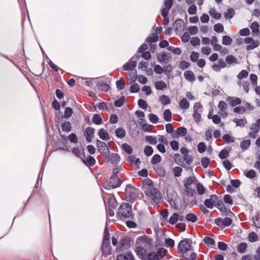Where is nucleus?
<instances>
[{
	"label": "nucleus",
	"mask_w": 260,
	"mask_h": 260,
	"mask_svg": "<svg viewBox=\"0 0 260 260\" xmlns=\"http://www.w3.org/2000/svg\"><path fill=\"white\" fill-rule=\"evenodd\" d=\"M116 217L120 220L134 219L132 206L128 203L123 202L118 208Z\"/></svg>",
	"instance_id": "f257e3e1"
},
{
	"label": "nucleus",
	"mask_w": 260,
	"mask_h": 260,
	"mask_svg": "<svg viewBox=\"0 0 260 260\" xmlns=\"http://www.w3.org/2000/svg\"><path fill=\"white\" fill-rule=\"evenodd\" d=\"M125 191L127 201L131 203H134L137 199H141L143 197L142 192L130 184L126 186Z\"/></svg>",
	"instance_id": "f03ea898"
},
{
	"label": "nucleus",
	"mask_w": 260,
	"mask_h": 260,
	"mask_svg": "<svg viewBox=\"0 0 260 260\" xmlns=\"http://www.w3.org/2000/svg\"><path fill=\"white\" fill-rule=\"evenodd\" d=\"M152 240L146 235L139 236L137 238L136 242V250L138 255L143 257L146 255V250L142 247L140 243L150 245L151 243Z\"/></svg>",
	"instance_id": "7ed1b4c3"
},
{
	"label": "nucleus",
	"mask_w": 260,
	"mask_h": 260,
	"mask_svg": "<svg viewBox=\"0 0 260 260\" xmlns=\"http://www.w3.org/2000/svg\"><path fill=\"white\" fill-rule=\"evenodd\" d=\"M146 196L149 198L152 204H159L161 199L159 191L155 188L147 187L144 190Z\"/></svg>",
	"instance_id": "20e7f679"
},
{
	"label": "nucleus",
	"mask_w": 260,
	"mask_h": 260,
	"mask_svg": "<svg viewBox=\"0 0 260 260\" xmlns=\"http://www.w3.org/2000/svg\"><path fill=\"white\" fill-rule=\"evenodd\" d=\"M192 241L190 239H184L181 240L178 245V251L183 255L186 254L188 251L193 250L191 246Z\"/></svg>",
	"instance_id": "39448f33"
},
{
	"label": "nucleus",
	"mask_w": 260,
	"mask_h": 260,
	"mask_svg": "<svg viewBox=\"0 0 260 260\" xmlns=\"http://www.w3.org/2000/svg\"><path fill=\"white\" fill-rule=\"evenodd\" d=\"M167 250L164 248H159L156 252H151L147 255V260H160L166 255Z\"/></svg>",
	"instance_id": "423d86ee"
},
{
	"label": "nucleus",
	"mask_w": 260,
	"mask_h": 260,
	"mask_svg": "<svg viewBox=\"0 0 260 260\" xmlns=\"http://www.w3.org/2000/svg\"><path fill=\"white\" fill-rule=\"evenodd\" d=\"M122 183V181L118 176H111L109 179V183L103 185V187L107 190L111 188L115 189L119 187Z\"/></svg>",
	"instance_id": "0eeeda50"
},
{
	"label": "nucleus",
	"mask_w": 260,
	"mask_h": 260,
	"mask_svg": "<svg viewBox=\"0 0 260 260\" xmlns=\"http://www.w3.org/2000/svg\"><path fill=\"white\" fill-rule=\"evenodd\" d=\"M131 238L126 236L122 238L116 248V252H121L129 248L131 246Z\"/></svg>",
	"instance_id": "6e6552de"
},
{
	"label": "nucleus",
	"mask_w": 260,
	"mask_h": 260,
	"mask_svg": "<svg viewBox=\"0 0 260 260\" xmlns=\"http://www.w3.org/2000/svg\"><path fill=\"white\" fill-rule=\"evenodd\" d=\"M96 146L99 152L101 153L104 157L108 156L110 150L106 143L99 140H97Z\"/></svg>",
	"instance_id": "1a4fd4ad"
},
{
	"label": "nucleus",
	"mask_w": 260,
	"mask_h": 260,
	"mask_svg": "<svg viewBox=\"0 0 260 260\" xmlns=\"http://www.w3.org/2000/svg\"><path fill=\"white\" fill-rule=\"evenodd\" d=\"M157 59L162 64H167L171 60L172 56L170 53L162 52L161 54L157 55Z\"/></svg>",
	"instance_id": "9d476101"
},
{
	"label": "nucleus",
	"mask_w": 260,
	"mask_h": 260,
	"mask_svg": "<svg viewBox=\"0 0 260 260\" xmlns=\"http://www.w3.org/2000/svg\"><path fill=\"white\" fill-rule=\"evenodd\" d=\"M107 162H110L112 165H117L120 160V155L118 153H112L110 154L109 153L108 156L105 157Z\"/></svg>",
	"instance_id": "9b49d317"
},
{
	"label": "nucleus",
	"mask_w": 260,
	"mask_h": 260,
	"mask_svg": "<svg viewBox=\"0 0 260 260\" xmlns=\"http://www.w3.org/2000/svg\"><path fill=\"white\" fill-rule=\"evenodd\" d=\"M82 152L83 157L81 158V160L82 162L84 163V164H85L88 167H91L93 166L95 164V158L91 155L88 156L86 158L84 150H82Z\"/></svg>",
	"instance_id": "f8f14e48"
},
{
	"label": "nucleus",
	"mask_w": 260,
	"mask_h": 260,
	"mask_svg": "<svg viewBox=\"0 0 260 260\" xmlns=\"http://www.w3.org/2000/svg\"><path fill=\"white\" fill-rule=\"evenodd\" d=\"M95 129L92 127H88L86 128L84 132V135L88 143L92 141V138L94 137Z\"/></svg>",
	"instance_id": "ddd939ff"
},
{
	"label": "nucleus",
	"mask_w": 260,
	"mask_h": 260,
	"mask_svg": "<svg viewBox=\"0 0 260 260\" xmlns=\"http://www.w3.org/2000/svg\"><path fill=\"white\" fill-rule=\"evenodd\" d=\"M137 65V61L134 60V57H132L130 60L123 66L124 71H131L133 70Z\"/></svg>",
	"instance_id": "4468645a"
},
{
	"label": "nucleus",
	"mask_w": 260,
	"mask_h": 260,
	"mask_svg": "<svg viewBox=\"0 0 260 260\" xmlns=\"http://www.w3.org/2000/svg\"><path fill=\"white\" fill-rule=\"evenodd\" d=\"M187 134V129L184 127L181 126L178 128L176 132L174 133L172 135V137L174 138H178L179 137H184Z\"/></svg>",
	"instance_id": "2eb2a0df"
},
{
	"label": "nucleus",
	"mask_w": 260,
	"mask_h": 260,
	"mask_svg": "<svg viewBox=\"0 0 260 260\" xmlns=\"http://www.w3.org/2000/svg\"><path fill=\"white\" fill-rule=\"evenodd\" d=\"M117 260H135L132 253L127 251L125 253L119 254L117 256Z\"/></svg>",
	"instance_id": "dca6fc26"
},
{
	"label": "nucleus",
	"mask_w": 260,
	"mask_h": 260,
	"mask_svg": "<svg viewBox=\"0 0 260 260\" xmlns=\"http://www.w3.org/2000/svg\"><path fill=\"white\" fill-rule=\"evenodd\" d=\"M97 89L101 91L107 92L110 89V86L106 83L99 82L96 85Z\"/></svg>",
	"instance_id": "f3484780"
},
{
	"label": "nucleus",
	"mask_w": 260,
	"mask_h": 260,
	"mask_svg": "<svg viewBox=\"0 0 260 260\" xmlns=\"http://www.w3.org/2000/svg\"><path fill=\"white\" fill-rule=\"evenodd\" d=\"M198 180L194 176L188 177L185 178L183 180V185L185 188L189 187L193 182H197Z\"/></svg>",
	"instance_id": "a211bd4d"
},
{
	"label": "nucleus",
	"mask_w": 260,
	"mask_h": 260,
	"mask_svg": "<svg viewBox=\"0 0 260 260\" xmlns=\"http://www.w3.org/2000/svg\"><path fill=\"white\" fill-rule=\"evenodd\" d=\"M98 135L100 138L103 140L108 141L110 139L108 133L104 128L99 129Z\"/></svg>",
	"instance_id": "6ab92c4d"
},
{
	"label": "nucleus",
	"mask_w": 260,
	"mask_h": 260,
	"mask_svg": "<svg viewBox=\"0 0 260 260\" xmlns=\"http://www.w3.org/2000/svg\"><path fill=\"white\" fill-rule=\"evenodd\" d=\"M184 26V22L183 20L178 19L174 23V27L176 31L183 29Z\"/></svg>",
	"instance_id": "aec40b11"
},
{
	"label": "nucleus",
	"mask_w": 260,
	"mask_h": 260,
	"mask_svg": "<svg viewBox=\"0 0 260 260\" xmlns=\"http://www.w3.org/2000/svg\"><path fill=\"white\" fill-rule=\"evenodd\" d=\"M118 206V202L115 198H109L108 200V208L115 209Z\"/></svg>",
	"instance_id": "412c9836"
},
{
	"label": "nucleus",
	"mask_w": 260,
	"mask_h": 260,
	"mask_svg": "<svg viewBox=\"0 0 260 260\" xmlns=\"http://www.w3.org/2000/svg\"><path fill=\"white\" fill-rule=\"evenodd\" d=\"M184 76L185 78L190 82H193L196 79L193 73L190 70L185 71L184 73Z\"/></svg>",
	"instance_id": "4be33fe9"
},
{
	"label": "nucleus",
	"mask_w": 260,
	"mask_h": 260,
	"mask_svg": "<svg viewBox=\"0 0 260 260\" xmlns=\"http://www.w3.org/2000/svg\"><path fill=\"white\" fill-rule=\"evenodd\" d=\"M159 102L162 105L166 106L170 104L171 100L168 96L162 95L159 98Z\"/></svg>",
	"instance_id": "5701e85b"
},
{
	"label": "nucleus",
	"mask_w": 260,
	"mask_h": 260,
	"mask_svg": "<svg viewBox=\"0 0 260 260\" xmlns=\"http://www.w3.org/2000/svg\"><path fill=\"white\" fill-rule=\"evenodd\" d=\"M155 172L157 173V174L161 177H164L166 175V172L165 169L161 167V166H156L154 168Z\"/></svg>",
	"instance_id": "b1692460"
},
{
	"label": "nucleus",
	"mask_w": 260,
	"mask_h": 260,
	"mask_svg": "<svg viewBox=\"0 0 260 260\" xmlns=\"http://www.w3.org/2000/svg\"><path fill=\"white\" fill-rule=\"evenodd\" d=\"M226 62L229 64H238L239 63L237 59L233 55H229L225 58Z\"/></svg>",
	"instance_id": "393cba45"
},
{
	"label": "nucleus",
	"mask_w": 260,
	"mask_h": 260,
	"mask_svg": "<svg viewBox=\"0 0 260 260\" xmlns=\"http://www.w3.org/2000/svg\"><path fill=\"white\" fill-rule=\"evenodd\" d=\"M62 131L69 133L72 131V125L70 122L66 121L61 124Z\"/></svg>",
	"instance_id": "a878e982"
},
{
	"label": "nucleus",
	"mask_w": 260,
	"mask_h": 260,
	"mask_svg": "<svg viewBox=\"0 0 260 260\" xmlns=\"http://www.w3.org/2000/svg\"><path fill=\"white\" fill-rule=\"evenodd\" d=\"M158 39V36L156 33H153L151 36L148 37L146 39V42L149 44H151L152 43H154L157 41Z\"/></svg>",
	"instance_id": "bb28decb"
},
{
	"label": "nucleus",
	"mask_w": 260,
	"mask_h": 260,
	"mask_svg": "<svg viewBox=\"0 0 260 260\" xmlns=\"http://www.w3.org/2000/svg\"><path fill=\"white\" fill-rule=\"evenodd\" d=\"M126 132L123 128L118 127L115 131V135L117 138L122 139L125 136Z\"/></svg>",
	"instance_id": "cd10ccee"
},
{
	"label": "nucleus",
	"mask_w": 260,
	"mask_h": 260,
	"mask_svg": "<svg viewBox=\"0 0 260 260\" xmlns=\"http://www.w3.org/2000/svg\"><path fill=\"white\" fill-rule=\"evenodd\" d=\"M155 87L157 90H162L167 87V84L163 81H158L155 82Z\"/></svg>",
	"instance_id": "c85d7f7f"
},
{
	"label": "nucleus",
	"mask_w": 260,
	"mask_h": 260,
	"mask_svg": "<svg viewBox=\"0 0 260 260\" xmlns=\"http://www.w3.org/2000/svg\"><path fill=\"white\" fill-rule=\"evenodd\" d=\"M92 121L95 124L100 125L102 123L103 119L99 114H95L93 116Z\"/></svg>",
	"instance_id": "c756f323"
},
{
	"label": "nucleus",
	"mask_w": 260,
	"mask_h": 260,
	"mask_svg": "<svg viewBox=\"0 0 260 260\" xmlns=\"http://www.w3.org/2000/svg\"><path fill=\"white\" fill-rule=\"evenodd\" d=\"M247 248V244L245 242H242L237 246V251L240 253H243Z\"/></svg>",
	"instance_id": "7c9ffc66"
},
{
	"label": "nucleus",
	"mask_w": 260,
	"mask_h": 260,
	"mask_svg": "<svg viewBox=\"0 0 260 260\" xmlns=\"http://www.w3.org/2000/svg\"><path fill=\"white\" fill-rule=\"evenodd\" d=\"M179 107L182 109H187L189 107V104L185 98L182 99L179 103Z\"/></svg>",
	"instance_id": "2f4dec72"
},
{
	"label": "nucleus",
	"mask_w": 260,
	"mask_h": 260,
	"mask_svg": "<svg viewBox=\"0 0 260 260\" xmlns=\"http://www.w3.org/2000/svg\"><path fill=\"white\" fill-rule=\"evenodd\" d=\"M235 13V10L233 8H229L224 13V17L226 19H231L234 17Z\"/></svg>",
	"instance_id": "473e14b6"
},
{
	"label": "nucleus",
	"mask_w": 260,
	"mask_h": 260,
	"mask_svg": "<svg viewBox=\"0 0 260 260\" xmlns=\"http://www.w3.org/2000/svg\"><path fill=\"white\" fill-rule=\"evenodd\" d=\"M259 42L258 40H254L250 44L247 45L246 49L247 51L251 50L258 46Z\"/></svg>",
	"instance_id": "72a5a7b5"
},
{
	"label": "nucleus",
	"mask_w": 260,
	"mask_h": 260,
	"mask_svg": "<svg viewBox=\"0 0 260 260\" xmlns=\"http://www.w3.org/2000/svg\"><path fill=\"white\" fill-rule=\"evenodd\" d=\"M82 150H84L83 148L80 149L78 147H75L72 149V152L77 157L81 158L83 157V152Z\"/></svg>",
	"instance_id": "f704fd0d"
},
{
	"label": "nucleus",
	"mask_w": 260,
	"mask_h": 260,
	"mask_svg": "<svg viewBox=\"0 0 260 260\" xmlns=\"http://www.w3.org/2000/svg\"><path fill=\"white\" fill-rule=\"evenodd\" d=\"M125 101V98L124 96H121L119 99L116 100L114 102V106L116 107H121L124 103Z\"/></svg>",
	"instance_id": "c9c22d12"
},
{
	"label": "nucleus",
	"mask_w": 260,
	"mask_h": 260,
	"mask_svg": "<svg viewBox=\"0 0 260 260\" xmlns=\"http://www.w3.org/2000/svg\"><path fill=\"white\" fill-rule=\"evenodd\" d=\"M251 144L250 140L242 141L240 143V147L243 150H247Z\"/></svg>",
	"instance_id": "e433bc0d"
},
{
	"label": "nucleus",
	"mask_w": 260,
	"mask_h": 260,
	"mask_svg": "<svg viewBox=\"0 0 260 260\" xmlns=\"http://www.w3.org/2000/svg\"><path fill=\"white\" fill-rule=\"evenodd\" d=\"M185 219L188 221L194 223L197 221L198 218L196 214L193 213H188L186 215Z\"/></svg>",
	"instance_id": "4c0bfd02"
},
{
	"label": "nucleus",
	"mask_w": 260,
	"mask_h": 260,
	"mask_svg": "<svg viewBox=\"0 0 260 260\" xmlns=\"http://www.w3.org/2000/svg\"><path fill=\"white\" fill-rule=\"evenodd\" d=\"M179 214L177 213H174L170 217L169 223L172 225H174L177 223L178 220Z\"/></svg>",
	"instance_id": "58836bf2"
},
{
	"label": "nucleus",
	"mask_w": 260,
	"mask_h": 260,
	"mask_svg": "<svg viewBox=\"0 0 260 260\" xmlns=\"http://www.w3.org/2000/svg\"><path fill=\"white\" fill-rule=\"evenodd\" d=\"M164 118L166 121L172 120V113L170 109H166L164 113Z\"/></svg>",
	"instance_id": "ea45409f"
},
{
	"label": "nucleus",
	"mask_w": 260,
	"mask_h": 260,
	"mask_svg": "<svg viewBox=\"0 0 260 260\" xmlns=\"http://www.w3.org/2000/svg\"><path fill=\"white\" fill-rule=\"evenodd\" d=\"M232 41V39L229 36H223L222 37V44L223 45H230Z\"/></svg>",
	"instance_id": "a19ab883"
},
{
	"label": "nucleus",
	"mask_w": 260,
	"mask_h": 260,
	"mask_svg": "<svg viewBox=\"0 0 260 260\" xmlns=\"http://www.w3.org/2000/svg\"><path fill=\"white\" fill-rule=\"evenodd\" d=\"M122 148L124 151L128 154H131L133 153V148L132 146L127 143L122 144Z\"/></svg>",
	"instance_id": "79ce46f5"
},
{
	"label": "nucleus",
	"mask_w": 260,
	"mask_h": 260,
	"mask_svg": "<svg viewBox=\"0 0 260 260\" xmlns=\"http://www.w3.org/2000/svg\"><path fill=\"white\" fill-rule=\"evenodd\" d=\"M233 122L236 124V126H244L247 123V120L245 118L243 119H233Z\"/></svg>",
	"instance_id": "37998d69"
},
{
	"label": "nucleus",
	"mask_w": 260,
	"mask_h": 260,
	"mask_svg": "<svg viewBox=\"0 0 260 260\" xmlns=\"http://www.w3.org/2000/svg\"><path fill=\"white\" fill-rule=\"evenodd\" d=\"M248 238L249 241L250 242H254L258 240V236L257 234L253 232L249 234Z\"/></svg>",
	"instance_id": "c03bdc74"
},
{
	"label": "nucleus",
	"mask_w": 260,
	"mask_h": 260,
	"mask_svg": "<svg viewBox=\"0 0 260 260\" xmlns=\"http://www.w3.org/2000/svg\"><path fill=\"white\" fill-rule=\"evenodd\" d=\"M228 99L231 100L230 104L232 107H235L241 103V100L238 98L233 99L231 97H229Z\"/></svg>",
	"instance_id": "a18cd8bd"
},
{
	"label": "nucleus",
	"mask_w": 260,
	"mask_h": 260,
	"mask_svg": "<svg viewBox=\"0 0 260 260\" xmlns=\"http://www.w3.org/2000/svg\"><path fill=\"white\" fill-rule=\"evenodd\" d=\"M259 27L258 23L256 21L252 22L250 25V28L253 33H259Z\"/></svg>",
	"instance_id": "49530a36"
},
{
	"label": "nucleus",
	"mask_w": 260,
	"mask_h": 260,
	"mask_svg": "<svg viewBox=\"0 0 260 260\" xmlns=\"http://www.w3.org/2000/svg\"><path fill=\"white\" fill-rule=\"evenodd\" d=\"M73 114V110L70 107H67L65 109L64 116H62L61 118L64 117L66 118H70Z\"/></svg>",
	"instance_id": "de8ad7c7"
},
{
	"label": "nucleus",
	"mask_w": 260,
	"mask_h": 260,
	"mask_svg": "<svg viewBox=\"0 0 260 260\" xmlns=\"http://www.w3.org/2000/svg\"><path fill=\"white\" fill-rule=\"evenodd\" d=\"M144 152L147 156H151L153 153V149L150 146H146L144 150Z\"/></svg>",
	"instance_id": "09e8293b"
},
{
	"label": "nucleus",
	"mask_w": 260,
	"mask_h": 260,
	"mask_svg": "<svg viewBox=\"0 0 260 260\" xmlns=\"http://www.w3.org/2000/svg\"><path fill=\"white\" fill-rule=\"evenodd\" d=\"M196 188L198 193L199 194L201 195L205 193V187L200 182H198L196 183Z\"/></svg>",
	"instance_id": "8fccbe9b"
},
{
	"label": "nucleus",
	"mask_w": 260,
	"mask_h": 260,
	"mask_svg": "<svg viewBox=\"0 0 260 260\" xmlns=\"http://www.w3.org/2000/svg\"><path fill=\"white\" fill-rule=\"evenodd\" d=\"M116 87L119 90H123L125 87L124 81L121 78L116 82Z\"/></svg>",
	"instance_id": "3c124183"
},
{
	"label": "nucleus",
	"mask_w": 260,
	"mask_h": 260,
	"mask_svg": "<svg viewBox=\"0 0 260 260\" xmlns=\"http://www.w3.org/2000/svg\"><path fill=\"white\" fill-rule=\"evenodd\" d=\"M161 159V156L159 154H155L153 156L151 162L152 165H156L160 162Z\"/></svg>",
	"instance_id": "603ef678"
},
{
	"label": "nucleus",
	"mask_w": 260,
	"mask_h": 260,
	"mask_svg": "<svg viewBox=\"0 0 260 260\" xmlns=\"http://www.w3.org/2000/svg\"><path fill=\"white\" fill-rule=\"evenodd\" d=\"M222 139L226 143H230L234 142V139L229 134H224L222 136Z\"/></svg>",
	"instance_id": "864d4df0"
},
{
	"label": "nucleus",
	"mask_w": 260,
	"mask_h": 260,
	"mask_svg": "<svg viewBox=\"0 0 260 260\" xmlns=\"http://www.w3.org/2000/svg\"><path fill=\"white\" fill-rule=\"evenodd\" d=\"M129 91L131 93H137L140 91V86L138 83L133 84L131 87Z\"/></svg>",
	"instance_id": "5fc2aeb1"
},
{
	"label": "nucleus",
	"mask_w": 260,
	"mask_h": 260,
	"mask_svg": "<svg viewBox=\"0 0 260 260\" xmlns=\"http://www.w3.org/2000/svg\"><path fill=\"white\" fill-rule=\"evenodd\" d=\"M253 221L255 226L256 228H260V214L257 213V215L253 218Z\"/></svg>",
	"instance_id": "6e6d98bb"
},
{
	"label": "nucleus",
	"mask_w": 260,
	"mask_h": 260,
	"mask_svg": "<svg viewBox=\"0 0 260 260\" xmlns=\"http://www.w3.org/2000/svg\"><path fill=\"white\" fill-rule=\"evenodd\" d=\"M229 155V151L225 149L221 150L218 155L219 158L221 159L227 158Z\"/></svg>",
	"instance_id": "4d7b16f0"
},
{
	"label": "nucleus",
	"mask_w": 260,
	"mask_h": 260,
	"mask_svg": "<svg viewBox=\"0 0 260 260\" xmlns=\"http://www.w3.org/2000/svg\"><path fill=\"white\" fill-rule=\"evenodd\" d=\"M245 175L248 178L253 179L256 177V174L254 170L251 169L248 171Z\"/></svg>",
	"instance_id": "13d9d810"
},
{
	"label": "nucleus",
	"mask_w": 260,
	"mask_h": 260,
	"mask_svg": "<svg viewBox=\"0 0 260 260\" xmlns=\"http://www.w3.org/2000/svg\"><path fill=\"white\" fill-rule=\"evenodd\" d=\"M182 172V169L180 167H175L173 169L174 175L175 177H180Z\"/></svg>",
	"instance_id": "bf43d9fd"
},
{
	"label": "nucleus",
	"mask_w": 260,
	"mask_h": 260,
	"mask_svg": "<svg viewBox=\"0 0 260 260\" xmlns=\"http://www.w3.org/2000/svg\"><path fill=\"white\" fill-rule=\"evenodd\" d=\"M204 242L208 245H214L215 243V240L209 237H205L204 239Z\"/></svg>",
	"instance_id": "052dcab7"
},
{
	"label": "nucleus",
	"mask_w": 260,
	"mask_h": 260,
	"mask_svg": "<svg viewBox=\"0 0 260 260\" xmlns=\"http://www.w3.org/2000/svg\"><path fill=\"white\" fill-rule=\"evenodd\" d=\"M214 30L218 33L222 32L224 30L223 25L219 23L214 25Z\"/></svg>",
	"instance_id": "680f3d73"
},
{
	"label": "nucleus",
	"mask_w": 260,
	"mask_h": 260,
	"mask_svg": "<svg viewBox=\"0 0 260 260\" xmlns=\"http://www.w3.org/2000/svg\"><path fill=\"white\" fill-rule=\"evenodd\" d=\"M148 116H149V121L151 123H154V124H156L157 123L158 120V118L157 116V115H156L154 114H152V113H150L149 114Z\"/></svg>",
	"instance_id": "e2e57ef3"
},
{
	"label": "nucleus",
	"mask_w": 260,
	"mask_h": 260,
	"mask_svg": "<svg viewBox=\"0 0 260 260\" xmlns=\"http://www.w3.org/2000/svg\"><path fill=\"white\" fill-rule=\"evenodd\" d=\"M145 140L151 145H155L157 143L156 139L151 136H147L145 137Z\"/></svg>",
	"instance_id": "0e129e2a"
},
{
	"label": "nucleus",
	"mask_w": 260,
	"mask_h": 260,
	"mask_svg": "<svg viewBox=\"0 0 260 260\" xmlns=\"http://www.w3.org/2000/svg\"><path fill=\"white\" fill-rule=\"evenodd\" d=\"M198 150L200 153H202L205 151L206 146L204 142H200L197 146Z\"/></svg>",
	"instance_id": "69168bd1"
},
{
	"label": "nucleus",
	"mask_w": 260,
	"mask_h": 260,
	"mask_svg": "<svg viewBox=\"0 0 260 260\" xmlns=\"http://www.w3.org/2000/svg\"><path fill=\"white\" fill-rule=\"evenodd\" d=\"M248 75V72L246 70H242L237 75V78L241 80L243 78H246Z\"/></svg>",
	"instance_id": "338daca9"
},
{
	"label": "nucleus",
	"mask_w": 260,
	"mask_h": 260,
	"mask_svg": "<svg viewBox=\"0 0 260 260\" xmlns=\"http://www.w3.org/2000/svg\"><path fill=\"white\" fill-rule=\"evenodd\" d=\"M210 161V159L207 157H204L201 158V164L204 168H207L208 167Z\"/></svg>",
	"instance_id": "774afa93"
}]
</instances>
